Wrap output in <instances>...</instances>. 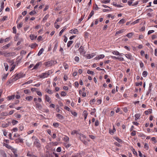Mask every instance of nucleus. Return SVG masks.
<instances>
[{"label":"nucleus","mask_w":157,"mask_h":157,"mask_svg":"<svg viewBox=\"0 0 157 157\" xmlns=\"http://www.w3.org/2000/svg\"><path fill=\"white\" fill-rule=\"evenodd\" d=\"M10 124V123L9 122H8V123L4 122L2 124V126L3 128H6L8 127Z\"/></svg>","instance_id":"obj_9"},{"label":"nucleus","mask_w":157,"mask_h":157,"mask_svg":"<svg viewBox=\"0 0 157 157\" xmlns=\"http://www.w3.org/2000/svg\"><path fill=\"white\" fill-rule=\"evenodd\" d=\"M105 57L104 55L102 54L98 55V56L96 57L95 58L96 59H102Z\"/></svg>","instance_id":"obj_13"},{"label":"nucleus","mask_w":157,"mask_h":157,"mask_svg":"<svg viewBox=\"0 0 157 157\" xmlns=\"http://www.w3.org/2000/svg\"><path fill=\"white\" fill-rule=\"evenodd\" d=\"M44 51V49L43 48H41L39 52L37 54L38 56H40L43 53V51Z\"/></svg>","instance_id":"obj_30"},{"label":"nucleus","mask_w":157,"mask_h":157,"mask_svg":"<svg viewBox=\"0 0 157 157\" xmlns=\"http://www.w3.org/2000/svg\"><path fill=\"white\" fill-rule=\"evenodd\" d=\"M4 64L5 67L6 71H7L8 70L9 68V66L8 64L6 63H4Z\"/></svg>","instance_id":"obj_33"},{"label":"nucleus","mask_w":157,"mask_h":157,"mask_svg":"<svg viewBox=\"0 0 157 157\" xmlns=\"http://www.w3.org/2000/svg\"><path fill=\"white\" fill-rule=\"evenodd\" d=\"M80 45V44L78 42L76 43L75 46V48H78L79 46Z\"/></svg>","instance_id":"obj_55"},{"label":"nucleus","mask_w":157,"mask_h":157,"mask_svg":"<svg viewBox=\"0 0 157 157\" xmlns=\"http://www.w3.org/2000/svg\"><path fill=\"white\" fill-rule=\"evenodd\" d=\"M124 31L125 30L124 29H122L121 30H120L118 31H117L116 32L115 35H116V34L122 33H123L124 32Z\"/></svg>","instance_id":"obj_18"},{"label":"nucleus","mask_w":157,"mask_h":157,"mask_svg":"<svg viewBox=\"0 0 157 157\" xmlns=\"http://www.w3.org/2000/svg\"><path fill=\"white\" fill-rule=\"evenodd\" d=\"M107 17L109 18L111 17V18L113 19L114 18L115 16H112L111 14H109L107 16Z\"/></svg>","instance_id":"obj_59"},{"label":"nucleus","mask_w":157,"mask_h":157,"mask_svg":"<svg viewBox=\"0 0 157 157\" xmlns=\"http://www.w3.org/2000/svg\"><path fill=\"white\" fill-rule=\"evenodd\" d=\"M80 156L79 154H77L76 155H73L71 156V157H79Z\"/></svg>","instance_id":"obj_63"},{"label":"nucleus","mask_w":157,"mask_h":157,"mask_svg":"<svg viewBox=\"0 0 157 157\" xmlns=\"http://www.w3.org/2000/svg\"><path fill=\"white\" fill-rule=\"evenodd\" d=\"M13 33H16V27L14 26L13 28Z\"/></svg>","instance_id":"obj_60"},{"label":"nucleus","mask_w":157,"mask_h":157,"mask_svg":"<svg viewBox=\"0 0 157 157\" xmlns=\"http://www.w3.org/2000/svg\"><path fill=\"white\" fill-rule=\"evenodd\" d=\"M66 29V27L64 26L63 29L60 31L59 33V36H61V35L62 34L63 32H64V31Z\"/></svg>","instance_id":"obj_26"},{"label":"nucleus","mask_w":157,"mask_h":157,"mask_svg":"<svg viewBox=\"0 0 157 157\" xmlns=\"http://www.w3.org/2000/svg\"><path fill=\"white\" fill-rule=\"evenodd\" d=\"M8 18V17L7 16H4L2 19L1 20V21H4L5 20H6Z\"/></svg>","instance_id":"obj_45"},{"label":"nucleus","mask_w":157,"mask_h":157,"mask_svg":"<svg viewBox=\"0 0 157 157\" xmlns=\"http://www.w3.org/2000/svg\"><path fill=\"white\" fill-rule=\"evenodd\" d=\"M37 46V44H32L31 46V47L32 48H34L36 47Z\"/></svg>","instance_id":"obj_41"},{"label":"nucleus","mask_w":157,"mask_h":157,"mask_svg":"<svg viewBox=\"0 0 157 157\" xmlns=\"http://www.w3.org/2000/svg\"><path fill=\"white\" fill-rule=\"evenodd\" d=\"M66 95V93L64 91H62L61 93V95L62 96H65Z\"/></svg>","instance_id":"obj_54"},{"label":"nucleus","mask_w":157,"mask_h":157,"mask_svg":"<svg viewBox=\"0 0 157 157\" xmlns=\"http://www.w3.org/2000/svg\"><path fill=\"white\" fill-rule=\"evenodd\" d=\"M49 148V146L48 145H47L45 148V150L46 152V157H49V150L48 148Z\"/></svg>","instance_id":"obj_4"},{"label":"nucleus","mask_w":157,"mask_h":157,"mask_svg":"<svg viewBox=\"0 0 157 157\" xmlns=\"http://www.w3.org/2000/svg\"><path fill=\"white\" fill-rule=\"evenodd\" d=\"M27 155L30 157H37V156L33 155L32 153L30 152L29 151L28 152Z\"/></svg>","instance_id":"obj_12"},{"label":"nucleus","mask_w":157,"mask_h":157,"mask_svg":"<svg viewBox=\"0 0 157 157\" xmlns=\"http://www.w3.org/2000/svg\"><path fill=\"white\" fill-rule=\"evenodd\" d=\"M49 75V72H46L45 73H42L41 75H39V76L40 78H45L48 77Z\"/></svg>","instance_id":"obj_2"},{"label":"nucleus","mask_w":157,"mask_h":157,"mask_svg":"<svg viewBox=\"0 0 157 157\" xmlns=\"http://www.w3.org/2000/svg\"><path fill=\"white\" fill-rule=\"evenodd\" d=\"M65 141V142H67L69 141V138L68 137L66 136H65L64 137V139H63Z\"/></svg>","instance_id":"obj_38"},{"label":"nucleus","mask_w":157,"mask_h":157,"mask_svg":"<svg viewBox=\"0 0 157 157\" xmlns=\"http://www.w3.org/2000/svg\"><path fill=\"white\" fill-rule=\"evenodd\" d=\"M125 56L127 57L128 59H129L130 60H132V57L131 55L130 54H127L125 55Z\"/></svg>","instance_id":"obj_14"},{"label":"nucleus","mask_w":157,"mask_h":157,"mask_svg":"<svg viewBox=\"0 0 157 157\" xmlns=\"http://www.w3.org/2000/svg\"><path fill=\"white\" fill-rule=\"evenodd\" d=\"M40 63H41L40 62L38 63L34 66V67H33V69H37L38 68V67H39V65H40Z\"/></svg>","instance_id":"obj_23"},{"label":"nucleus","mask_w":157,"mask_h":157,"mask_svg":"<svg viewBox=\"0 0 157 157\" xmlns=\"http://www.w3.org/2000/svg\"><path fill=\"white\" fill-rule=\"evenodd\" d=\"M15 141L16 143H18L19 142L21 143H23V140L19 138L16 139Z\"/></svg>","instance_id":"obj_10"},{"label":"nucleus","mask_w":157,"mask_h":157,"mask_svg":"<svg viewBox=\"0 0 157 157\" xmlns=\"http://www.w3.org/2000/svg\"><path fill=\"white\" fill-rule=\"evenodd\" d=\"M15 67H16V65H15V64L13 65V66H12L11 68L10 69V71H13L14 69L15 68Z\"/></svg>","instance_id":"obj_58"},{"label":"nucleus","mask_w":157,"mask_h":157,"mask_svg":"<svg viewBox=\"0 0 157 157\" xmlns=\"http://www.w3.org/2000/svg\"><path fill=\"white\" fill-rule=\"evenodd\" d=\"M78 32V30L77 29H72V30H70V33H76L77 32Z\"/></svg>","instance_id":"obj_15"},{"label":"nucleus","mask_w":157,"mask_h":157,"mask_svg":"<svg viewBox=\"0 0 157 157\" xmlns=\"http://www.w3.org/2000/svg\"><path fill=\"white\" fill-rule=\"evenodd\" d=\"M34 144L37 148H40L41 147V145L39 142V140L37 139H35L34 142Z\"/></svg>","instance_id":"obj_1"},{"label":"nucleus","mask_w":157,"mask_h":157,"mask_svg":"<svg viewBox=\"0 0 157 157\" xmlns=\"http://www.w3.org/2000/svg\"><path fill=\"white\" fill-rule=\"evenodd\" d=\"M71 114L75 116H76L77 115V113L74 111H71Z\"/></svg>","instance_id":"obj_53"},{"label":"nucleus","mask_w":157,"mask_h":157,"mask_svg":"<svg viewBox=\"0 0 157 157\" xmlns=\"http://www.w3.org/2000/svg\"><path fill=\"white\" fill-rule=\"evenodd\" d=\"M53 126L55 128H57L59 126V124L57 123H53Z\"/></svg>","instance_id":"obj_43"},{"label":"nucleus","mask_w":157,"mask_h":157,"mask_svg":"<svg viewBox=\"0 0 157 157\" xmlns=\"http://www.w3.org/2000/svg\"><path fill=\"white\" fill-rule=\"evenodd\" d=\"M85 16V14H84L83 16H82L81 18L79 19V22H80L84 19Z\"/></svg>","instance_id":"obj_46"},{"label":"nucleus","mask_w":157,"mask_h":157,"mask_svg":"<svg viewBox=\"0 0 157 157\" xmlns=\"http://www.w3.org/2000/svg\"><path fill=\"white\" fill-rule=\"evenodd\" d=\"M30 39L31 40H33L34 39H35L36 38L37 36H35L33 35H30Z\"/></svg>","instance_id":"obj_35"},{"label":"nucleus","mask_w":157,"mask_h":157,"mask_svg":"<svg viewBox=\"0 0 157 157\" xmlns=\"http://www.w3.org/2000/svg\"><path fill=\"white\" fill-rule=\"evenodd\" d=\"M110 0H103L101 1V2L103 3H107L110 2Z\"/></svg>","instance_id":"obj_27"},{"label":"nucleus","mask_w":157,"mask_h":157,"mask_svg":"<svg viewBox=\"0 0 157 157\" xmlns=\"http://www.w3.org/2000/svg\"><path fill=\"white\" fill-rule=\"evenodd\" d=\"M57 63L56 61L51 60L50 61V66H52L53 64H56Z\"/></svg>","instance_id":"obj_24"},{"label":"nucleus","mask_w":157,"mask_h":157,"mask_svg":"<svg viewBox=\"0 0 157 157\" xmlns=\"http://www.w3.org/2000/svg\"><path fill=\"white\" fill-rule=\"evenodd\" d=\"M23 77L24 75L22 74L21 73L18 74L14 76V81H16L18 79Z\"/></svg>","instance_id":"obj_3"},{"label":"nucleus","mask_w":157,"mask_h":157,"mask_svg":"<svg viewBox=\"0 0 157 157\" xmlns=\"http://www.w3.org/2000/svg\"><path fill=\"white\" fill-rule=\"evenodd\" d=\"M4 3L3 2H2L1 3V8H0V12H1L3 10L4 7Z\"/></svg>","instance_id":"obj_22"},{"label":"nucleus","mask_w":157,"mask_h":157,"mask_svg":"<svg viewBox=\"0 0 157 157\" xmlns=\"http://www.w3.org/2000/svg\"><path fill=\"white\" fill-rule=\"evenodd\" d=\"M63 66L64 68L66 69L68 68V65L66 63H64Z\"/></svg>","instance_id":"obj_56"},{"label":"nucleus","mask_w":157,"mask_h":157,"mask_svg":"<svg viewBox=\"0 0 157 157\" xmlns=\"http://www.w3.org/2000/svg\"><path fill=\"white\" fill-rule=\"evenodd\" d=\"M56 117H58L59 119L60 120H63L64 118V117L62 115L59 114H57Z\"/></svg>","instance_id":"obj_17"},{"label":"nucleus","mask_w":157,"mask_h":157,"mask_svg":"<svg viewBox=\"0 0 157 157\" xmlns=\"http://www.w3.org/2000/svg\"><path fill=\"white\" fill-rule=\"evenodd\" d=\"M11 151L13 152V153L14 154L17 153V150L16 149L12 148L11 149Z\"/></svg>","instance_id":"obj_49"},{"label":"nucleus","mask_w":157,"mask_h":157,"mask_svg":"<svg viewBox=\"0 0 157 157\" xmlns=\"http://www.w3.org/2000/svg\"><path fill=\"white\" fill-rule=\"evenodd\" d=\"M133 35V33H128L127 35L126 36L128 37V38H131Z\"/></svg>","instance_id":"obj_29"},{"label":"nucleus","mask_w":157,"mask_h":157,"mask_svg":"<svg viewBox=\"0 0 157 157\" xmlns=\"http://www.w3.org/2000/svg\"><path fill=\"white\" fill-rule=\"evenodd\" d=\"M30 92V90H24V93L25 94H28Z\"/></svg>","instance_id":"obj_64"},{"label":"nucleus","mask_w":157,"mask_h":157,"mask_svg":"<svg viewBox=\"0 0 157 157\" xmlns=\"http://www.w3.org/2000/svg\"><path fill=\"white\" fill-rule=\"evenodd\" d=\"M0 55H4L6 57H8L10 56L11 53H10L5 52L3 53L2 51H0Z\"/></svg>","instance_id":"obj_5"},{"label":"nucleus","mask_w":157,"mask_h":157,"mask_svg":"<svg viewBox=\"0 0 157 157\" xmlns=\"http://www.w3.org/2000/svg\"><path fill=\"white\" fill-rule=\"evenodd\" d=\"M73 41L72 40H70L69 41L67 44V46L68 47H69L71 44L73 43Z\"/></svg>","instance_id":"obj_28"},{"label":"nucleus","mask_w":157,"mask_h":157,"mask_svg":"<svg viewBox=\"0 0 157 157\" xmlns=\"http://www.w3.org/2000/svg\"><path fill=\"white\" fill-rule=\"evenodd\" d=\"M142 75L144 77H145L147 75V71H144L143 72Z\"/></svg>","instance_id":"obj_40"},{"label":"nucleus","mask_w":157,"mask_h":157,"mask_svg":"<svg viewBox=\"0 0 157 157\" xmlns=\"http://www.w3.org/2000/svg\"><path fill=\"white\" fill-rule=\"evenodd\" d=\"M78 131L75 130H74L73 131H72L71 134L72 135H74L75 134H77Z\"/></svg>","instance_id":"obj_57"},{"label":"nucleus","mask_w":157,"mask_h":157,"mask_svg":"<svg viewBox=\"0 0 157 157\" xmlns=\"http://www.w3.org/2000/svg\"><path fill=\"white\" fill-rule=\"evenodd\" d=\"M80 140H81L83 142V143L85 144L86 145L87 144V142L85 140H83L81 139V137H80Z\"/></svg>","instance_id":"obj_42"},{"label":"nucleus","mask_w":157,"mask_h":157,"mask_svg":"<svg viewBox=\"0 0 157 157\" xmlns=\"http://www.w3.org/2000/svg\"><path fill=\"white\" fill-rule=\"evenodd\" d=\"M139 21V19H137L135 21H134L131 24H136L137 23H138Z\"/></svg>","instance_id":"obj_62"},{"label":"nucleus","mask_w":157,"mask_h":157,"mask_svg":"<svg viewBox=\"0 0 157 157\" xmlns=\"http://www.w3.org/2000/svg\"><path fill=\"white\" fill-rule=\"evenodd\" d=\"M94 14V11L93 10H92L88 16V18L87 19V20H89L92 16Z\"/></svg>","instance_id":"obj_16"},{"label":"nucleus","mask_w":157,"mask_h":157,"mask_svg":"<svg viewBox=\"0 0 157 157\" xmlns=\"http://www.w3.org/2000/svg\"><path fill=\"white\" fill-rule=\"evenodd\" d=\"M33 99V97L31 96H28L25 98V99L29 101H31Z\"/></svg>","instance_id":"obj_25"},{"label":"nucleus","mask_w":157,"mask_h":157,"mask_svg":"<svg viewBox=\"0 0 157 157\" xmlns=\"http://www.w3.org/2000/svg\"><path fill=\"white\" fill-rule=\"evenodd\" d=\"M0 153L2 157H7L6 154L4 151L2 150H0Z\"/></svg>","instance_id":"obj_7"},{"label":"nucleus","mask_w":157,"mask_h":157,"mask_svg":"<svg viewBox=\"0 0 157 157\" xmlns=\"http://www.w3.org/2000/svg\"><path fill=\"white\" fill-rule=\"evenodd\" d=\"M112 53L115 55H121V54H120L118 51H113L112 52Z\"/></svg>","instance_id":"obj_34"},{"label":"nucleus","mask_w":157,"mask_h":157,"mask_svg":"<svg viewBox=\"0 0 157 157\" xmlns=\"http://www.w3.org/2000/svg\"><path fill=\"white\" fill-rule=\"evenodd\" d=\"M144 147L147 150H148V145L147 144V143H145L144 144Z\"/></svg>","instance_id":"obj_51"},{"label":"nucleus","mask_w":157,"mask_h":157,"mask_svg":"<svg viewBox=\"0 0 157 157\" xmlns=\"http://www.w3.org/2000/svg\"><path fill=\"white\" fill-rule=\"evenodd\" d=\"M36 108H37L38 109H40L41 108V106L40 104L39 103H37L36 102Z\"/></svg>","instance_id":"obj_21"},{"label":"nucleus","mask_w":157,"mask_h":157,"mask_svg":"<svg viewBox=\"0 0 157 157\" xmlns=\"http://www.w3.org/2000/svg\"><path fill=\"white\" fill-rule=\"evenodd\" d=\"M14 78H13L11 79H10L8 82H6V84L7 85H8L9 84L13 82L14 81Z\"/></svg>","instance_id":"obj_11"},{"label":"nucleus","mask_w":157,"mask_h":157,"mask_svg":"<svg viewBox=\"0 0 157 157\" xmlns=\"http://www.w3.org/2000/svg\"><path fill=\"white\" fill-rule=\"evenodd\" d=\"M45 101L48 102H49V97L48 95L46 94L45 95Z\"/></svg>","instance_id":"obj_48"},{"label":"nucleus","mask_w":157,"mask_h":157,"mask_svg":"<svg viewBox=\"0 0 157 157\" xmlns=\"http://www.w3.org/2000/svg\"><path fill=\"white\" fill-rule=\"evenodd\" d=\"M49 16V15L48 14H47L44 18L42 21L45 22L46 20L48 18Z\"/></svg>","instance_id":"obj_19"},{"label":"nucleus","mask_w":157,"mask_h":157,"mask_svg":"<svg viewBox=\"0 0 157 157\" xmlns=\"http://www.w3.org/2000/svg\"><path fill=\"white\" fill-rule=\"evenodd\" d=\"M79 139H80V137H81V139H82V138H83V140H85V138H86V136H85L83 134H79Z\"/></svg>","instance_id":"obj_31"},{"label":"nucleus","mask_w":157,"mask_h":157,"mask_svg":"<svg viewBox=\"0 0 157 157\" xmlns=\"http://www.w3.org/2000/svg\"><path fill=\"white\" fill-rule=\"evenodd\" d=\"M111 57L113 59H118L120 61H124V58L122 57H116L115 56H111Z\"/></svg>","instance_id":"obj_8"},{"label":"nucleus","mask_w":157,"mask_h":157,"mask_svg":"<svg viewBox=\"0 0 157 157\" xmlns=\"http://www.w3.org/2000/svg\"><path fill=\"white\" fill-rule=\"evenodd\" d=\"M23 25V23H21L17 25V28L18 29H19Z\"/></svg>","instance_id":"obj_52"},{"label":"nucleus","mask_w":157,"mask_h":157,"mask_svg":"<svg viewBox=\"0 0 157 157\" xmlns=\"http://www.w3.org/2000/svg\"><path fill=\"white\" fill-rule=\"evenodd\" d=\"M19 129L21 131H22L23 129H24V126H23V124H20V126L19 127Z\"/></svg>","instance_id":"obj_44"},{"label":"nucleus","mask_w":157,"mask_h":157,"mask_svg":"<svg viewBox=\"0 0 157 157\" xmlns=\"http://www.w3.org/2000/svg\"><path fill=\"white\" fill-rule=\"evenodd\" d=\"M18 122L17 121L15 120H13L12 121V124L13 125H14L16 124H17L18 123Z\"/></svg>","instance_id":"obj_47"},{"label":"nucleus","mask_w":157,"mask_h":157,"mask_svg":"<svg viewBox=\"0 0 157 157\" xmlns=\"http://www.w3.org/2000/svg\"><path fill=\"white\" fill-rule=\"evenodd\" d=\"M36 13V12L35 10H33L31 11L29 13V14L31 15H33Z\"/></svg>","instance_id":"obj_39"},{"label":"nucleus","mask_w":157,"mask_h":157,"mask_svg":"<svg viewBox=\"0 0 157 157\" xmlns=\"http://www.w3.org/2000/svg\"><path fill=\"white\" fill-rule=\"evenodd\" d=\"M15 95H12L11 96H8L7 97L8 99L9 100H11L12 99H13L14 98Z\"/></svg>","instance_id":"obj_32"},{"label":"nucleus","mask_w":157,"mask_h":157,"mask_svg":"<svg viewBox=\"0 0 157 157\" xmlns=\"http://www.w3.org/2000/svg\"><path fill=\"white\" fill-rule=\"evenodd\" d=\"M87 73L89 74H91L92 75H94V72L90 71V70H87Z\"/></svg>","instance_id":"obj_37"},{"label":"nucleus","mask_w":157,"mask_h":157,"mask_svg":"<svg viewBox=\"0 0 157 157\" xmlns=\"http://www.w3.org/2000/svg\"><path fill=\"white\" fill-rule=\"evenodd\" d=\"M11 44L10 43L6 45L3 46L2 48L4 49H7L10 46Z\"/></svg>","instance_id":"obj_20"},{"label":"nucleus","mask_w":157,"mask_h":157,"mask_svg":"<svg viewBox=\"0 0 157 157\" xmlns=\"http://www.w3.org/2000/svg\"><path fill=\"white\" fill-rule=\"evenodd\" d=\"M125 20L124 19L122 18L121 19L120 21L118 22L119 24H124L125 22Z\"/></svg>","instance_id":"obj_36"},{"label":"nucleus","mask_w":157,"mask_h":157,"mask_svg":"<svg viewBox=\"0 0 157 157\" xmlns=\"http://www.w3.org/2000/svg\"><path fill=\"white\" fill-rule=\"evenodd\" d=\"M78 51L81 54H84L85 53L84 47L82 46L78 49Z\"/></svg>","instance_id":"obj_6"},{"label":"nucleus","mask_w":157,"mask_h":157,"mask_svg":"<svg viewBox=\"0 0 157 157\" xmlns=\"http://www.w3.org/2000/svg\"><path fill=\"white\" fill-rule=\"evenodd\" d=\"M142 82H140L139 83H136V86H138L139 85L142 86Z\"/></svg>","instance_id":"obj_61"},{"label":"nucleus","mask_w":157,"mask_h":157,"mask_svg":"<svg viewBox=\"0 0 157 157\" xmlns=\"http://www.w3.org/2000/svg\"><path fill=\"white\" fill-rule=\"evenodd\" d=\"M136 135V131L135 130L133 131L131 133V135L133 136H135Z\"/></svg>","instance_id":"obj_50"}]
</instances>
